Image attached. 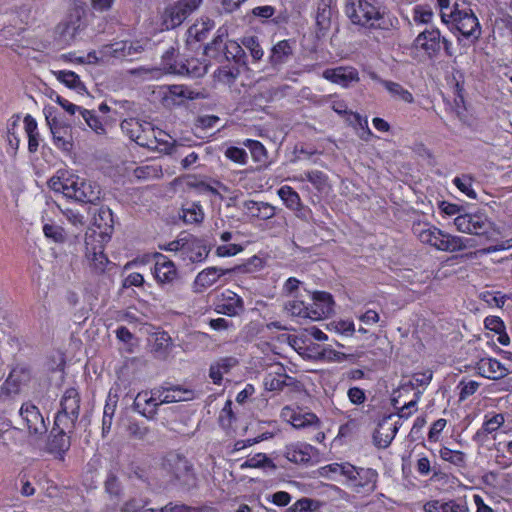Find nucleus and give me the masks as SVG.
I'll return each mask as SVG.
<instances>
[{
	"instance_id": "nucleus-1",
	"label": "nucleus",
	"mask_w": 512,
	"mask_h": 512,
	"mask_svg": "<svg viewBox=\"0 0 512 512\" xmlns=\"http://www.w3.org/2000/svg\"><path fill=\"white\" fill-rule=\"evenodd\" d=\"M414 233L423 243L444 252H459L475 246L473 239L446 233L430 224H417L413 227Z\"/></svg>"
},
{
	"instance_id": "nucleus-2",
	"label": "nucleus",
	"mask_w": 512,
	"mask_h": 512,
	"mask_svg": "<svg viewBox=\"0 0 512 512\" xmlns=\"http://www.w3.org/2000/svg\"><path fill=\"white\" fill-rule=\"evenodd\" d=\"M161 470L169 476L173 486L190 490L196 487L197 477L191 462L181 454L169 452L162 461Z\"/></svg>"
},
{
	"instance_id": "nucleus-3",
	"label": "nucleus",
	"mask_w": 512,
	"mask_h": 512,
	"mask_svg": "<svg viewBox=\"0 0 512 512\" xmlns=\"http://www.w3.org/2000/svg\"><path fill=\"white\" fill-rule=\"evenodd\" d=\"M345 14L354 25L365 29H383V16L375 3L365 0H346Z\"/></svg>"
},
{
	"instance_id": "nucleus-4",
	"label": "nucleus",
	"mask_w": 512,
	"mask_h": 512,
	"mask_svg": "<svg viewBox=\"0 0 512 512\" xmlns=\"http://www.w3.org/2000/svg\"><path fill=\"white\" fill-rule=\"evenodd\" d=\"M443 23L451 25L450 30L460 33L463 37L478 39L481 34L480 23L474 12L469 8H461L455 3L449 12L441 14Z\"/></svg>"
},
{
	"instance_id": "nucleus-5",
	"label": "nucleus",
	"mask_w": 512,
	"mask_h": 512,
	"mask_svg": "<svg viewBox=\"0 0 512 512\" xmlns=\"http://www.w3.org/2000/svg\"><path fill=\"white\" fill-rule=\"evenodd\" d=\"M61 409L55 417V426L64 431H74L80 412V395L74 388L67 389L60 402Z\"/></svg>"
},
{
	"instance_id": "nucleus-6",
	"label": "nucleus",
	"mask_w": 512,
	"mask_h": 512,
	"mask_svg": "<svg viewBox=\"0 0 512 512\" xmlns=\"http://www.w3.org/2000/svg\"><path fill=\"white\" fill-rule=\"evenodd\" d=\"M454 225L459 232L477 236H488L495 231L494 222L483 211L459 214Z\"/></svg>"
},
{
	"instance_id": "nucleus-7",
	"label": "nucleus",
	"mask_w": 512,
	"mask_h": 512,
	"mask_svg": "<svg viewBox=\"0 0 512 512\" xmlns=\"http://www.w3.org/2000/svg\"><path fill=\"white\" fill-rule=\"evenodd\" d=\"M121 129L138 145L149 149L157 148L156 131L150 122L128 118L121 122Z\"/></svg>"
},
{
	"instance_id": "nucleus-8",
	"label": "nucleus",
	"mask_w": 512,
	"mask_h": 512,
	"mask_svg": "<svg viewBox=\"0 0 512 512\" xmlns=\"http://www.w3.org/2000/svg\"><path fill=\"white\" fill-rule=\"evenodd\" d=\"M203 0H179L166 6L161 13L162 30L180 26L202 3Z\"/></svg>"
},
{
	"instance_id": "nucleus-9",
	"label": "nucleus",
	"mask_w": 512,
	"mask_h": 512,
	"mask_svg": "<svg viewBox=\"0 0 512 512\" xmlns=\"http://www.w3.org/2000/svg\"><path fill=\"white\" fill-rule=\"evenodd\" d=\"M144 51V45L141 41H116L107 45H103L99 49V53L103 60H133L137 55Z\"/></svg>"
},
{
	"instance_id": "nucleus-10",
	"label": "nucleus",
	"mask_w": 512,
	"mask_h": 512,
	"mask_svg": "<svg viewBox=\"0 0 512 512\" xmlns=\"http://www.w3.org/2000/svg\"><path fill=\"white\" fill-rule=\"evenodd\" d=\"M69 198L82 203L95 204L101 197V189L96 183L71 174Z\"/></svg>"
},
{
	"instance_id": "nucleus-11",
	"label": "nucleus",
	"mask_w": 512,
	"mask_h": 512,
	"mask_svg": "<svg viewBox=\"0 0 512 512\" xmlns=\"http://www.w3.org/2000/svg\"><path fill=\"white\" fill-rule=\"evenodd\" d=\"M350 486L356 492L372 493L377 487L378 472L372 468L347 467Z\"/></svg>"
},
{
	"instance_id": "nucleus-12",
	"label": "nucleus",
	"mask_w": 512,
	"mask_h": 512,
	"mask_svg": "<svg viewBox=\"0 0 512 512\" xmlns=\"http://www.w3.org/2000/svg\"><path fill=\"white\" fill-rule=\"evenodd\" d=\"M51 108H45L44 113L47 124L53 135V141L57 148L69 152L73 147V138L71 127L59 122L56 117H52Z\"/></svg>"
},
{
	"instance_id": "nucleus-13",
	"label": "nucleus",
	"mask_w": 512,
	"mask_h": 512,
	"mask_svg": "<svg viewBox=\"0 0 512 512\" xmlns=\"http://www.w3.org/2000/svg\"><path fill=\"white\" fill-rule=\"evenodd\" d=\"M19 415L30 435L41 436L47 432V425L39 408L30 403H24Z\"/></svg>"
},
{
	"instance_id": "nucleus-14",
	"label": "nucleus",
	"mask_w": 512,
	"mask_h": 512,
	"mask_svg": "<svg viewBox=\"0 0 512 512\" xmlns=\"http://www.w3.org/2000/svg\"><path fill=\"white\" fill-rule=\"evenodd\" d=\"M157 388L150 391L139 392L133 402L134 409L148 420H154L157 415L158 403Z\"/></svg>"
},
{
	"instance_id": "nucleus-15",
	"label": "nucleus",
	"mask_w": 512,
	"mask_h": 512,
	"mask_svg": "<svg viewBox=\"0 0 512 512\" xmlns=\"http://www.w3.org/2000/svg\"><path fill=\"white\" fill-rule=\"evenodd\" d=\"M312 303L308 304V319L320 320L328 317L333 312L334 301L331 294L327 292H314Z\"/></svg>"
},
{
	"instance_id": "nucleus-16",
	"label": "nucleus",
	"mask_w": 512,
	"mask_h": 512,
	"mask_svg": "<svg viewBox=\"0 0 512 512\" xmlns=\"http://www.w3.org/2000/svg\"><path fill=\"white\" fill-rule=\"evenodd\" d=\"M244 310L243 299L231 290L223 291L215 303V311L230 317L237 316Z\"/></svg>"
},
{
	"instance_id": "nucleus-17",
	"label": "nucleus",
	"mask_w": 512,
	"mask_h": 512,
	"mask_svg": "<svg viewBox=\"0 0 512 512\" xmlns=\"http://www.w3.org/2000/svg\"><path fill=\"white\" fill-rule=\"evenodd\" d=\"M322 77L343 88H348L353 83H357L360 80L357 69L352 66H339L326 69L323 71Z\"/></svg>"
},
{
	"instance_id": "nucleus-18",
	"label": "nucleus",
	"mask_w": 512,
	"mask_h": 512,
	"mask_svg": "<svg viewBox=\"0 0 512 512\" xmlns=\"http://www.w3.org/2000/svg\"><path fill=\"white\" fill-rule=\"evenodd\" d=\"M413 45L417 49L425 51L429 57L438 54L441 48V32L437 28L425 29L415 38Z\"/></svg>"
},
{
	"instance_id": "nucleus-19",
	"label": "nucleus",
	"mask_w": 512,
	"mask_h": 512,
	"mask_svg": "<svg viewBox=\"0 0 512 512\" xmlns=\"http://www.w3.org/2000/svg\"><path fill=\"white\" fill-rule=\"evenodd\" d=\"M153 274L159 284H171L177 278L178 272L173 261L161 253L154 255Z\"/></svg>"
},
{
	"instance_id": "nucleus-20",
	"label": "nucleus",
	"mask_w": 512,
	"mask_h": 512,
	"mask_svg": "<svg viewBox=\"0 0 512 512\" xmlns=\"http://www.w3.org/2000/svg\"><path fill=\"white\" fill-rule=\"evenodd\" d=\"M391 420L392 415L383 417L373 433V441L378 448H387L398 431V426Z\"/></svg>"
},
{
	"instance_id": "nucleus-21",
	"label": "nucleus",
	"mask_w": 512,
	"mask_h": 512,
	"mask_svg": "<svg viewBox=\"0 0 512 512\" xmlns=\"http://www.w3.org/2000/svg\"><path fill=\"white\" fill-rule=\"evenodd\" d=\"M476 370L482 377L498 380L509 374V370L495 358H482L476 364Z\"/></svg>"
},
{
	"instance_id": "nucleus-22",
	"label": "nucleus",
	"mask_w": 512,
	"mask_h": 512,
	"mask_svg": "<svg viewBox=\"0 0 512 512\" xmlns=\"http://www.w3.org/2000/svg\"><path fill=\"white\" fill-rule=\"evenodd\" d=\"M231 269H223L218 267H208L199 272L194 280V292L201 293L208 287L215 284L219 278L229 272Z\"/></svg>"
},
{
	"instance_id": "nucleus-23",
	"label": "nucleus",
	"mask_w": 512,
	"mask_h": 512,
	"mask_svg": "<svg viewBox=\"0 0 512 512\" xmlns=\"http://www.w3.org/2000/svg\"><path fill=\"white\" fill-rule=\"evenodd\" d=\"M293 46L289 40L277 42L271 49L269 63L274 70L279 71L293 56Z\"/></svg>"
},
{
	"instance_id": "nucleus-24",
	"label": "nucleus",
	"mask_w": 512,
	"mask_h": 512,
	"mask_svg": "<svg viewBox=\"0 0 512 512\" xmlns=\"http://www.w3.org/2000/svg\"><path fill=\"white\" fill-rule=\"evenodd\" d=\"M209 251L203 240L192 235L187 236L183 254L185 258H188L193 263L202 262L208 257Z\"/></svg>"
},
{
	"instance_id": "nucleus-25",
	"label": "nucleus",
	"mask_w": 512,
	"mask_h": 512,
	"mask_svg": "<svg viewBox=\"0 0 512 512\" xmlns=\"http://www.w3.org/2000/svg\"><path fill=\"white\" fill-rule=\"evenodd\" d=\"M295 383L296 380L285 373L283 366H280L275 372L268 373L263 381L267 391H282L284 387L292 386Z\"/></svg>"
},
{
	"instance_id": "nucleus-26",
	"label": "nucleus",
	"mask_w": 512,
	"mask_h": 512,
	"mask_svg": "<svg viewBox=\"0 0 512 512\" xmlns=\"http://www.w3.org/2000/svg\"><path fill=\"white\" fill-rule=\"evenodd\" d=\"M281 416L287 419L295 428H305L309 426L317 425L318 418L314 413H302L296 411L289 406L282 409Z\"/></svg>"
},
{
	"instance_id": "nucleus-27",
	"label": "nucleus",
	"mask_w": 512,
	"mask_h": 512,
	"mask_svg": "<svg viewBox=\"0 0 512 512\" xmlns=\"http://www.w3.org/2000/svg\"><path fill=\"white\" fill-rule=\"evenodd\" d=\"M243 207L248 216L260 220H268L276 215V207L267 202L247 200Z\"/></svg>"
},
{
	"instance_id": "nucleus-28",
	"label": "nucleus",
	"mask_w": 512,
	"mask_h": 512,
	"mask_svg": "<svg viewBox=\"0 0 512 512\" xmlns=\"http://www.w3.org/2000/svg\"><path fill=\"white\" fill-rule=\"evenodd\" d=\"M426 512H469L466 501L462 499L429 501L424 506Z\"/></svg>"
},
{
	"instance_id": "nucleus-29",
	"label": "nucleus",
	"mask_w": 512,
	"mask_h": 512,
	"mask_svg": "<svg viewBox=\"0 0 512 512\" xmlns=\"http://www.w3.org/2000/svg\"><path fill=\"white\" fill-rule=\"evenodd\" d=\"M58 29L60 36L65 42L74 40L81 29L80 12L75 10L74 13H71L67 19L58 26Z\"/></svg>"
},
{
	"instance_id": "nucleus-30",
	"label": "nucleus",
	"mask_w": 512,
	"mask_h": 512,
	"mask_svg": "<svg viewBox=\"0 0 512 512\" xmlns=\"http://www.w3.org/2000/svg\"><path fill=\"white\" fill-rule=\"evenodd\" d=\"M238 365V360L235 357H223L217 360L210 366L209 375L214 384H220L223 379V374L228 373L232 368Z\"/></svg>"
},
{
	"instance_id": "nucleus-31",
	"label": "nucleus",
	"mask_w": 512,
	"mask_h": 512,
	"mask_svg": "<svg viewBox=\"0 0 512 512\" xmlns=\"http://www.w3.org/2000/svg\"><path fill=\"white\" fill-rule=\"evenodd\" d=\"M227 36V30L223 27H220L217 30V35L214 37L212 42L208 43L205 47V55L210 59H214L215 61L221 63L223 62V53H224V38Z\"/></svg>"
},
{
	"instance_id": "nucleus-32",
	"label": "nucleus",
	"mask_w": 512,
	"mask_h": 512,
	"mask_svg": "<svg viewBox=\"0 0 512 512\" xmlns=\"http://www.w3.org/2000/svg\"><path fill=\"white\" fill-rule=\"evenodd\" d=\"M158 403L168 404L180 401H188L193 398V392L190 390H182L179 387L173 389L157 388Z\"/></svg>"
},
{
	"instance_id": "nucleus-33",
	"label": "nucleus",
	"mask_w": 512,
	"mask_h": 512,
	"mask_svg": "<svg viewBox=\"0 0 512 512\" xmlns=\"http://www.w3.org/2000/svg\"><path fill=\"white\" fill-rule=\"evenodd\" d=\"M311 451L312 446L296 444L286 446L284 455L285 457L293 463L296 464H304L310 461L311 459Z\"/></svg>"
},
{
	"instance_id": "nucleus-34",
	"label": "nucleus",
	"mask_w": 512,
	"mask_h": 512,
	"mask_svg": "<svg viewBox=\"0 0 512 512\" xmlns=\"http://www.w3.org/2000/svg\"><path fill=\"white\" fill-rule=\"evenodd\" d=\"M299 181H309L316 190L322 192L328 187V177L319 170L306 171L296 177Z\"/></svg>"
},
{
	"instance_id": "nucleus-35",
	"label": "nucleus",
	"mask_w": 512,
	"mask_h": 512,
	"mask_svg": "<svg viewBox=\"0 0 512 512\" xmlns=\"http://www.w3.org/2000/svg\"><path fill=\"white\" fill-rule=\"evenodd\" d=\"M223 61H233L236 64L244 63L245 52L240 44L234 40H228L224 44Z\"/></svg>"
},
{
	"instance_id": "nucleus-36",
	"label": "nucleus",
	"mask_w": 512,
	"mask_h": 512,
	"mask_svg": "<svg viewBox=\"0 0 512 512\" xmlns=\"http://www.w3.org/2000/svg\"><path fill=\"white\" fill-rule=\"evenodd\" d=\"M74 431H64L60 427L54 425L52 429L53 438L51 440V447L54 450L65 452L70 447V435Z\"/></svg>"
},
{
	"instance_id": "nucleus-37",
	"label": "nucleus",
	"mask_w": 512,
	"mask_h": 512,
	"mask_svg": "<svg viewBox=\"0 0 512 512\" xmlns=\"http://www.w3.org/2000/svg\"><path fill=\"white\" fill-rule=\"evenodd\" d=\"M284 309L294 317L308 318L309 315L308 304L305 303L303 295L287 300L284 304Z\"/></svg>"
},
{
	"instance_id": "nucleus-38",
	"label": "nucleus",
	"mask_w": 512,
	"mask_h": 512,
	"mask_svg": "<svg viewBox=\"0 0 512 512\" xmlns=\"http://www.w3.org/2000/svg\"><path fill=\"white\" fill-rule=\"evenodd\" d=\"M71 174L61 173L51 177L48 181V186L55 192H61L64 196L69 198L70 193Z\"/></svg>"
},
{
	"instance_id": "nucleus-39",
	"label": "nucleus",
	"mask_w": 512,
	"mask_h": 512,
	"mask_svg": "<svg viewBox=\"0 0 512 512\" xmlns=\"http://www.w3.org/2000/svg\"><path fill=\"white\" fill-rule=\"evenodd\" d=\"M277 194L289 210L299 208L302 203L299 194L290 186L280 187Z\"/></svg>"
},
{
	"instance_id": "nucleus-40",
	"label": "nucleus",
	"mask_w": 512,
	"mask_h": 512,
	"mask_svg": "<svg viewBox=\"0 0 512 512\" xmlns=\"http://www.w3.org/2000/svg\"><path fill=\"white\" fill-rule=\"evenodd\" d=\"M182 218L185 223L196 224L201 223L204 219V212L199 203L192 202L183 208Z\"/></svg>"
},
{
	"instance_id": "nucleus-41",
	"label": "nucleus",
	"mask_w": 512,
	"mask_h": 512,
	"mask_svg": "<svg viewBox=\"0 0 512 512\" xmlns=\"http://www.w3.org/2000/svg\"><path fill=\"white\" fill-rule=\"evenodd\" d=\"M56 76L59 81L69 88L75 89L78 92L85 90V86L81 82L79 76L73 71H58Z\"/></svg>"
},
{
	"instance_id": "nucleus-42",
	"label": "nucleus",
	"mask_w": 512,
	"mask_h": 512,
	"mask_svg": "<svg viewBox=\"0 0 512 512\" xmlns=\"http://www.w3.org/2000/svg\"><path fill=\"white\" fill-rule=\"evenodd\" d=\"M81 116L86 122V124L98 135H103L106 133V129L102 121L96 115L94 110H81Z\"/></svg>"
},
{
	"instance_id": "nucleus-43",
	"label": "nucleus",
	"mask_w": 512,
	"mask_h": 512,
	"mask_svg": "<svg viewBox=\"0 0 512 512\" xmlns=\"http://www.w3.org/2000/svg\"><path fill=\"white\" fill-rule=\"evenodd\" d=\"M242 468H270L275 469L273 461L263 453H257L249 457L242 465Z\"/></svg>"
},
{
	"instance_id": "nucleus-44",
	"label": "nucleus",
	"mask_w": 512,
	"mask_h": 512,
	"mask_svg": "<svg viewBox=\"0 0 512 512\" xmlns=\"http://www.w3.org/2000/svg\"><path fill=\"white\" fill-rule=\"evenodd\" d=\"M93 225L99 229L111 228L113 225V213L108 207H100L98 212L94 214Z\"/></svg>"
},
{
	"instance_id": "nucleus-45",
	"label": "nucleus",
	"mask_w": 512,
	"mask_h": 512,
	"mask_svg": "<svg viewBox=\"0 0 512 512\" xmlns=\"http://www.w3.org/2000/svg\"><path fill=\"white\" fill-rule=\"evenodd\" d=\"M214 21L211 19H203L201 22L192 25L188 33L190 36L195 37L197 41H202L206 38L207 33L213 29Z\"/></svg>"
},
{
	"instance_id": "nucleus-46",
	"label": "nucleus",
	"mask_w": 512,
	"mask_h": 512,
	"mask_svg": "<svg viewBox=\"0 0 512 512\" xmlns=\"http://www.w3.org/2000/svg\"><path fill=\"white\" fill-rule=\"evenodd\" d=\"M384 87L396 98L399 100H402L405 103H412L414 98L413 95L403 88L400 84L391 82V81H384Z\"/></svg>"
},
{
	"instance_id": "nucleus-47",
	"label": "nucleus",
	"mask_w": 512,
	"mask_h": 512,
	"mask_svg": "<svg viewBox=\"0 0 512 512\" xmlns=\"http://www.w3.org/2000/svg\"><path fill=\"white\" fill-rule=\"evenodd\" d=\"M454 185L467 197L472 200L477 199V193L472 187V179L468 175H463L461 177H455L453 179Z\"/></svg>"
},
{
	"instance_id": "nucleus-48",
	"label": "nucleus",
	"mask_w": 512,
	"mask_h": 512,
	"mask_svg": "<svg viewBox=\"0 0 512 512\" xmlns=\"http://www.w3.org/2000/svg\"><path fill=\"white\" fill-rule=\"evenodd\" d=\"M104 488H105V491L111 497L120 498V496L122 495L121 482L119 481L118 477L112 472H110L107 475V478L104 483Z\"/></svg>"
},
{
	"instance_id": "nucleus-49",
	"label": "nucleus",
	"mask_w": 512,
	"mask_h": 512,
	"mask_svg": "<svg viewBox=\"0 0 512 512\" xmlns=\"http://www.w3.org/2000/svg\"><path fill=\"white\" fill-rule=\"evenodd\" d=\"M331 8L325 4H319L316 14V23L320 30H327L330 26Z\"/></svg>"
},
{
	"instance_id": "nucleus-50",
	"label": "nucleus",
	"mask_w": 512,
	"mask_h": 512,
	"mask_svg": "<svg viewBox=\"0 0 512 512\" xmlns=\"http://www.w3.org/2000/svg\"><path fill=\"white\" fill-rule=\"evenodd\" d=\"M243 144L250 149L251 155L256 162H261L266 158V149L261 142L247 139Z\"/></svg>"
},
{
	"instance_id": "nucleus-51",
	"label": "nucleus",
	"mask_w": 512,
	"mask_h": 512,
	"mask_svg": "<svg viewBox=\"0 0 512 512\" xmlns=\"http://www.w3.org/2000/svg\"><path fill=\"white\" fill-rule=\"evenodd\" d=\"M504 421L505 419L502 414H495L483 423L482 429L477 432V435L489 434L498 430L504 424Z\"/></svg>"
},
{
	"instance_id": "nucleus-52",
	"label": "nucleus",
	"mask_w": 512,
	"mask_h": 512,
	"mask_svg": "<svg viewBox=\"0 0 512 512\" xmlns=\"http://www.w3.org/2000/svg\"><path fill=\"white\" fill-rule=\"evenodd\" d=\"M243 45L250 51L251 56L254 60H261L264 51L259 44L258 38L255 36L245 37L242 41Z\"/></svg>"
},
{
	"instance_id": "nucleus-53",
	"label": "nucleus",
	"mask_w": 512,
	"mask_h": 512,
	"mask_svg": "<svg viewBox=\"0 0 512 512\" xmlns=\"http://www.w3.org/2000/svg\"><path fill=\"white\" fill-rule=\"evenodd\" d=\"M239 75L236 67H222L215 71V77L224 84H231Z\"/></svg>"
},
{
	"instance_id": "nucleus-54",
	"label": "nucleus",
	"mask_w": 512,
	"mask_h": 512,
	"mask_svg": "<svg viewBox=\"0 0 512 512\" xmlns=\"http://www.w3.org/2000/svg\"><path fill=\"white\" fill-rule=\"evenodd\" d=\"M318 502L309 498H301L285 512H311L316 509Z\"/></svg>"
},
{
	"instance_id": "nucleus-55",
	"label": "nucleus",
	"mask_w": 512,
	"mask_h": 512,
	"mask_svg": "<svg viewBox=\"0 0 512 512\" xmlns=\"http://www.w3.org/2000/svg\"><path fill=\"white\" fill-rule=\"evenodd\" d=\"M90 264L96 273H103L106 265L109 263L107 256L102 252H93L92 256L88 255Z\"/></svg>"
},
{
	"instance_id": "nucleus-56",
	"label": "nucleus",
	"mask_w": 512,
	"mask_h": 512,
	"mask_svg": "<svg viewBox=\"0 0 512 512\" xmlns=\"http://www.w3.org/2000/svg\"><path fill=\"white\" fill-rule=\"evenodd\" d=\"M127 431L130 437L137 440H144L148 436L150 429L148 426L138 422H131L127 427Z\"/></svg>"
},
{
	"instance_id": "nucleus-57",
	"label": "nucleus",
	"mask_w": 512,
	"mask_h": 512,
	"mask_svg": "<svg viewBox=\"0 0 512 512\" xmlns=\"http://www.w3.org/2000/svg\"><path fill=\"white\" fill-rule=\"evenodd\" d=\"M439 453L442 460L452 464L461 465L464 462V454L460 451H454L444 447L440 450Z\"/></svg>"
},
{
	"instance_id": "nucleus-58",
	"label": "nucleus",
	"mask_w": 512,
	"mask_h": 512,
	"mask_svg": "<svg viewBox=\"0 0 512 512\" xmlns=\"http://www.w3.org/2000/svg\"><path fill=\"white\" fill-rule=\"evenodd\" d=\"M300 284L301 282L298 279L294 277L288 278L283 285V294L286 297L298 298L300 295H302L299 290Z\"/></svg>"
},
{
	"instance_id": "nucleus-59",
	"label": "nucleus",
	"mask_w": 512,
	"mask_h": 512,
	"mask_svg": "<svg viewBox=\"0 0 512 512\" xmlns=\"http://www.w3.org/2000/svg\"><path fill=\"white\" fill-rule=\"evenodd\" d=\"M225 156L231 161L244 165L247 163L248 155L246 151L239 147H229L225 151Z\"/></svg>"
},
{
	"instance_id": "nucleus-60",
	"label": "nucleus",
	"mask_w": 512,
	"mask_h": 512,
	"mask_svg": "<svg viewBox=\"0 0 512 512\" xmlns=\"http://www.w3.org/2000/svg\"><path fill=\"white\" fill-rule=\"evenodd\" d=\"M347 467H351L349 463H332L327 466L322 467V475L330 476V474H339L344 477H348V469Z\"/></svg>"
},
{
	"instance_id": "nucleus-61",
	"label": "nucleus",
	"mask_w": 512,
	"mask_h": 512,
	"mask_svg": "<svg viewBox=\"0 0 512 512\" xmlns=\"http://www.w3.org/2000/svg\"><path fill=\"white\" fill-rule=\"evenodd\" d=\"M433 378V372L430 369H427L423 372L414 373L411 378V385L413 387H426L430 384Z\"/></svg>"
},
{
	"instance_id": "nucleus-62",
	"label": "nucleus",
	"mask_w": 512,
	"mask_h": 512,
	"mask_svg": "<svg viewBox=\"0 0 512 512\" xmlns=\"http://www.w3.org/2000/svg\"><path fill=\"white\" fill-rule=\"evenodd\" d=\"M480 384L474 380L470 381H461L458 385L460 388L459 399L461 401L467 399L469 396L473 395L479 388Z\"/></svg>"
},
{
	"instance_id": "nucleus-63",
	"label": "nucleus",
	"mask_w": 512,
	"mask_h": 512,
	"mask_svg": "<svg viewBox=\"0 0 512 512\" xmlns=\"http://www.w3.org/2000/svg\"><path fill=\"white\" fill-rule=\"evenodd\" d=\"M147 504V500L143 498H130L120 508L121 512H139Z\"/></svg>"
},
{
	"instance_id": "nucleus-64",
	"label": "nucleus",
	"mask_w": 512,
	"mask_h": 512,
	"mask_svg": "<svg viewBox=\"0 0 512 512\" xmlns=\"http://www.w3.org/2000/svg\"><path fill=\"white\" fill-rule=\"evenodd\" d=\"M43 233L47 238H50L55 242L64 241V231L61 227L57 225L45 224L43 226Z\"/></svg>"
}]
</instances>
